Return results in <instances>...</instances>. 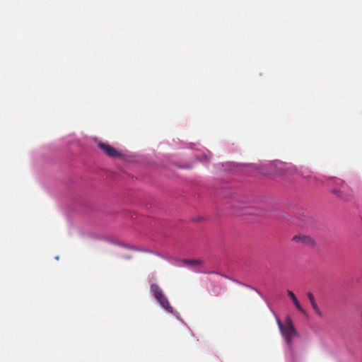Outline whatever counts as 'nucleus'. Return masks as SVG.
<instances>
[{
	"label": "nucleus",
	"instance_id": "1",
	"mask_svg": "<svg viewBox=\"0 0 362 362\" xmlns=\"http://www.w3.org/2000/svg\"><path fill=\"white\" fill-rule=\"evenodd\" d=\"M277 323L283 337L284 338L286 344L291 349L293 345V339L298 336V334L293 324L292 320L290 317H287L284 324L281 323L279 320H277Z\"/></svg>",
	"mask_w": 362,
	"mask_h": 362
},
{
	"label": "nucleus",
	"instance_id": "2",
	"mask_svg": "<svg viewBox=\"0 0 362 362\" xmlns=\"http://www.w3.org/2000/svg\"><path fill=\"white\" fill-rule=\"evenodd\" d=\"M98 146L109 157L118 158L122 156V153L119 151L108 144L99 141Z\"/></svg>",
	"mask_w": 362,
	"mask_h": 362
},
{
	"label": "nucleus",
	"instance_id": "3",
	"mask_svg": "<svg viewBox=\"0 0 362 362\" xmlns=\"http://www.w3.org/2000/svg\"><path fill=\"white\" fill-rule=\"evenodd\" d=\"M292 240L296 243H300L308 245H311L313 244V240L308 235H297L293 236Z\"/></svg>",
	"mask_w": 362,
	"mask_h": 362
},
{
	"label": "nucleus",
	"instance_id": "4",
	"mask_svg": "<svg viewBox=\"0 0 362 362\" xmlns=\"http://www.w3.org/2000/svg\"><path fill=\"white\" fill-rule=\"evenodd\" d=\"M156 297V299L160 304V305L167 311L168 312H173V308L170 305V303L166 298L165 296H155Z\"/></svg>",
	"mask_w": 362,
	"mask_h": 362
},
{
	"label": "nucleus",
	"instance_id": "5",
	"mask_svg": "<svg viewBox=\"0 0 362 362\" xmlns=\"http://www.w3.org/2000/svg\"><path fill=\"white\" fill-rule=\"evenodd\" d=\"M182 262L187 266H198L202 264L200 259H183Z\"/></svg>",
	"mask_w": 362,
	"mask_h": 362
},
{
	"label": "nucleus",
	"instance_id": "6",
	"mask_svg": "<svg viewBox=\"0 0 362 362\" xmlns=\"http://www.w3.org/2000/svg\"><path fill=\"white\" fill-rule=\"evenodd\" d=\"M309 296L310 302L314 310L316 312V313L317 315H319L320 316H322V313L320 312L319 308L317 307V305L315 301L314 296Z\"/></svg>",
	"mask_w": 362,
	"mask_h": 362
},
{
	"label": "nucleus",
	"instance_id": "7",
	"mask_svg": "<svg viewBox=\"0 0 362 362\" xmlns=\"http://www.w3.org/2000/svg\"><path fill=\"white\" fill-rule=\"evenodd\" d=\"M151 293L152 294H163V291L158 284H152L151 285Z\"/></svg>",
	"mask_w": 362,
	"mask_h": 362
},
{
	"label": "nucleus",
	"instance_id": "8",
	"mask_svg": "<svg viewBox=\"0 0 362 362\" xmlns=\"http://www.w3.org/2000/svg\"><path fill=\"white\" fill-rule=\"evenodd\" d=\"M334 194H337L339 197L344 200H349L351 198V195L344 194L342 191L340 189H335L333 191Z\"/></svg>",
	"mask_w": 362,
	"mask_h": 362
},
{
	"label": "nucleus",
	"instance_id": "9",
	"mask_svg": "<svg viewBox=\"0 0 362 362\" xmlns=\"http://www.w3.org/2000/svg\"><path fill=\"white\" fill-rule=\"evenodd\" d=\"M239 286L241 287V288H245V290H243V292H247V293H251V292H256V293H259V291H257L256 288H252V287H250L247 285H245V284H239Z\"/></svg>",
	"mask_w": 362,
	"mask_h": 362
},
{
	"label": "nucleus",
	"instance_id": "10",
	"mask_svg": "<svg viewBox=\"0 0 362 362\" xmlns=\"http://www.w3.org/2000/svg\"><path fill=\"white\" fill-rule=\"evenodd\" d=\"M291 296L292 298L293 302L294 303V304L296 306V308H298V310L299 311H300L301 313H305V310H303V308L300 305L299 301L296 298V296Z\"/></svg>",
	"mask_w": 362,
	"mask_h": 362
},
{
	"label": "nucleus",
	"instance_id": "11",
	"mask_svg": "<svg viewBox=\"0 0 362 362\" xmlns=\"http://www.w3.org/2000/svg\"><path fill=\"white\" fill-rule=\"evenodd\" d=\"M288 294L291 295V294H293V293L292 291H288Z\"/></svg>",
	"mask_w": 362,
	"mask_h": 362
}]
</instances>
